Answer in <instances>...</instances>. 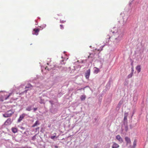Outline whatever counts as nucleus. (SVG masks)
Returning a JSON list of instances; mask_svg holds the SVG:
<instances>
[{
  "label": "nucleus",
  "instance_id": "obj_5",
  "mask_svg": "<svg viewBox=\"0 0 148 148\" xmlns=\"http://www.w3.org/2000/svg\"><path fill=\"white\" fill-rule=\"evenodd\" d=\"M32 86L30 84H29L27 85L25 87V89H26L24 91V92L26 93L27 91L29 90H30L32 88Z\"/></svg>",
  "mask_w": 148,
  "mask_h": 148
},
{
  "label": "nucleus",
  "instance_id": "obj_14",
  "mask_svg": "<svg viewBox=\"0 0 148 148\" xmlns=\"http://www.w3.org/2000/svg\"><path fill=\"white\" fill-rule=\"evenodd\" d=\"M40 125L39 121L37 120L35 123L32 125V127H34Z\"/></svg>",
  "mask_w": 148,
  "mask_h": 148
},
{
  "label": "nucleus",
  "instance_id": "obj_28",
  "mask_svg": "<svg viewBox=\"0 0 148 148\" xmlns=\"http://www.w3.org/2000/svg\"><path fill=\"white\" fill-rule=\"evenodd\" d=\"M137 100V98L136 97H134V102H136Z\"/></svg>",
  "mask_w": 148,
  "mask_h": 148
},
{
  "label": "nucleus",
  "instance_id": "obj_8",
  "mask_svg": "<svg viewBox=\"0 0 148 148\" xmlns=\"http://www.w3.org/2000/svg\"><path fill=\"white\" fill-rule=\"evenodd\" d=\"M39 31V29H33L32 31V34L33 35H37L38 34V32Z\"/></svg>",
  "mask_w": 148,
  "mask_h": 148
},
{
  "label": "nucleus",
  "instance_id": "obj_42",
  "mask_svg": "<svg viewBox=\"0 0 148 148\" xmlns=\"http://www.w3.org/2000/svg\"><path fill=\"white\" fill-rule=\"evenodd\" d=\"M134 112L133 113V114H132V116H133V114H134Z\"/></svg>",
  "mask_w": 148,
  "mask_h": 148
},
{
  "label": "nucleus",
  "instance_id": "obj_11",
  "mask_svg": "<svg viewBox=\"0 0 148 148\" xmlns=\"http://www.w3.org/2000/svg\"><path fill=\"white\" fill-rule=\"evenodd\" d=\"M113 144L112 146V148H118L119 147V145L117 143L114 142L113 143Z\"/></svg>",
  "mask_w": 148,
  "mask_h": 148
},
{
  "label": "nucleus",
  "instance_id": "obj_39",
  "mask_svg": "<svg viewBox=\"0 0 148 148\" xmlns=\"http://www.w3.org/2000/svg\"><path fill=\"white\" fill-rule=\"evenodd\" d=\"M24 85H25V84H23H23H21V85L20 86H21V87H23V86H24Z\"/></svg>",
  "mask_w": 148,
  "mask_h": 148
},
{
  "label": "nucleus",
  "instance_id": "obj_40",
  "mask_svg": "<svg viewBox=\"0 0 148 148\" xmlns=\"http://www.w3.org/2000/svg\"><path fill=\"white\" fill-rule=\"evenodd\" d=\"M63 61H64L63 60H62V61H61V64H65L64 63L63 64V63H62V62H63Z\"/></svg>",
  "mask_w": 148,
  "mask_h": 148
},
{
  "label": "nucleus",
  "instance_id": "obj_15",
  "mask_svg": "<svg viewBox=\"0 0 148 148\" xmlns=\"http://www.w3.org/2000/svg\"><path fill=\"white\" fill-rule=\"evenodd\" d=\"M11 130L12 132L14 133H16L17 132V129L16 127H12Z\"/></svg>",
  "mask_w": 148,
  "mask_h": 148
},
{
  "label": "nucleus",
  "instance_id": "obj_25",
  "mask_svg": "<svg viewBox=\"0 0 148 148\" xmlns=\"http://www.w3.org/2000/svg\"><path fill=\"white\" fill-rule=\"evenodd\" d=\"M132 73H131L130 74L128 75L127 77L128 78H130L131 77H132Z\"/></svg>",
  "mask_w": 148,
  "mask_h": 148
},
{
  "label": "nucleus",
  "instance_id": "obj_1",
  "mask_svg": "<svg viewBox=\"0 0 148 148\" xmlns=\"http://www.w3.org/2000/svg\"><path fill=\"white\" fill-rule=\"evenodd\" d=\"M114 36L109 37L108 42L106 41L105 45L110 46L114 49L116 48L119 45L121 41L123 39L124 36V31L123 29H118L116 32L113 31Z\"/></svg>",
  "mask_w": 148,
  "mask_h": 148
},
{
  "label": "nucleus",
  "instance_id": "obj_31",
  "mask_svg": "<svg viewBox=\"0 0 148 148\" xmlns=\"http://www.w3.org/2000/svg\"><path fill=\"white\" fill-rule=\"evenodd\" d=\"M36 138V136L35 135L34 136H33V137H32V140H34Z\"/></svg>",
  "mask_w": 148,
  "mask_h": 148
},
{
  "label": "nucleus",
  "instance_id": "obj_30",
  "mask_svg": "<svg viewBox=\"0 0 148 148\" xmlns=\"http://www.w3.org/2000/svg\"><path fill=\"white\" fill-rule=\"evenodd\" d=\"M60 27L61 29H63L64 28V27L63 26V25H60Z\"/></svg>",
  "mask_w": 148,
  "mask_h": 148
},
{
  "label": "nucleus",
  "instance_id": "obj_9",
  "mask_svg": "<svg viewBox=\"0 0 148 148\" xmlns=\"http://www.w3.org/2000/svg\"><path fill=\"white\" fill-rule=\"evenodd\" d=\"M12 122L11 119L9 118L5 122V123L6 125H8L10 124Z\"/></svg>",
  "mask_w": 148,
  "mask_h": 148
},
{
  "label": "nucleus",
  "instance_id": "obj_22",
  "mask_svg": "<svg viewBox=\"0 0 148 148\" xmlns=\"http://www.w3.org/2000/svg\"><path fill=\"white\" fill-rule=\"evenodd\" d=\"M123 101L122 100H121L118 105V107H120L121 105L123 104Z\"/></svg>",
  "mask_w": 148,
  "mask_h": 148
},
{
  "label": "nucleus",
  "instance_id": "obj_18",
  "mask_svg": "<svg viewBox=\"0 0 148 148\" xmlns=\"http://www.w3.org/2000/svg\"><path fill=\"white\" fill-rule=\"evenodd\" d=\"M32 107V106H29L26 108V110L30 111L31 110Z\"/></svg>",
  "mask_w": 148,
  "mask_h": 148
},
{
  "label": "nucleus",
  "instance_id": "obj_24",
  "mask_svg": "<svg viewBox=\"0 0 148 148\" xmlns=\"http://www.w3.org/2000/svg\"><path fill=\"white\" fill-rule=\"evenodd\" d=\"M56 133H54L53 134V136H51L50 137L51 138L52 140H54V138L56 137Z\"/></svg>",
  "mask_w": 148,
  "mask_h": 148
},
{
  "label": "nucleus",
  "instance_id": "obj_29",
  "mask_svg": "<svg viewBox=\"0 0 148 148\" xmlns=\"http://www.w3.org/2000/svg\"><path fill=\"white\" fill-rule=\"evenodd\" d=\"M132 0L131 1V2H130L129 4V6H131V5H132V2L134 0Z\"/></svg>",
  "mask_w": 148,
  "mask_h": 148
},
{
  "label": "nucleus",
  "instance_id": "obj_33",
  "mask_svg": "<svg viewBox=\"0 0 148 148\" xmlns=\"http://www.w3.org/2000/svg\"><path fill=\"white\" fill-rule=\"evenodd\" d=\"M65 22V21L60 20V22L61 23H64Z\"/></svg>",
  "mask_w": 148,
  "mask_h": 148
},
{
  "label": "nucleus",
  "instance_id": "obj_6",
  "mask_svg": "<svg viewBox=\"0 0 148 148\" xmlns=\"http://www.w3.org/2000/svg\"><path fill=\"white\" fill-rule=\"evenodd\" d=\"M11 93H10L6 97H5V96H3L2 95H1L2 97L1 98V99H0V100L1 101H3L4 100H7L10 96L11 95Z\"/></svg>",
  "mask_w": 148,
  "mask_h": 148
},
{
  "label": "nucleus",
  "instance_id": "obj_46",
  "mask_svg": "<svg viewBox=\"0 0 148 148\" xmlns=\"http://www.w3.org/2000/svg\"><path fill=\"white\" fill-rule=\"evenodd\" d=\"M31 148V147H30V148Z\"/></svg>",
  "mask_w": 148,
  "mask_h": 148
},
{
  "label": "nucleus",
  "instance_id": "obj_2",
  "mask_svg": "<svg viewBox=\"0 0 148 148\" xmlns=\"http://www.w3.org/2000/svg\"><path fill=\"white\" fill-rule=\"evenodd\" d=\"M14 113L12 110H10L8 111L5 113L3 114V116L5 117H8L11 116Z\"/></svg>",
  "mask_w": 148,
  "mask_h": 148
},
{
  "label": "nucleus",
  "instance_id": "obj_26",
  "mask_svg": "<svg viewBox=\"0 0 148 148\" xmlns=\"http://www.w3.org/2000/svg\"><path fill=\"white\" fill-rule=\"evenodd\" d=\"M93 57V54H90V55L88 56V58H92Z\"/></svg>",
  "mask_w": 148,
  "mask_h": 148
},
{
  "label": "nucleus",
  "instance_id": "obj_41",
  "mask_svg": "<svg viewBox=\"0 0 148 148\" xmlns=\"http://www.w3.org/2000/svg\"><path fill=\"white\" fill-rule=\"evenodd\" d=\"M102 65H101V66H100V68H101L102 67Z\"/></svg>",
  "mask_w": 148,
  "mask_h": 148
},
{
  "label": "nucleus",
  "instance_id": "obj_43",
  "mask_svg": "<svg viewBox=\"0 0 148 148\" xmlns=\"http://www.w3.org/2000/svg\"><path fill=\"white\" fill-rule=\"evenodd\" d=\"M47 64L48 65H49V63H47Z\"/></svg>",
  "mask_w": 148,
  "mask_h": 148
},
{
  "label": "nucleus",
  "instance_id": "obj_45",
  "mask_svg": "<svg viewBox=\"0 0 148 148\" xmlns=\"http://www.w3.org/2000/svg\"><path fill=\"white\" fill-rule=\"evenodd\" d=\"M47 67H46V68H45V69H47L46 68H47Z\"/></svg>",
  "mask_w": 148,
  "mask_h": 148
},
{
  "label": "nucleus",
  "instance_id": "obj_35",
  "mask_svg": "<svg viewBox=\"0 0 148 148\" xmlns=\"http://www.w3.org/2000/svg\"><path fill=\"white\" fill-rule=\"evenodd\" d=\"M20 128H21V129L22 130H24L25 129V128L24 127H21Z\"/></svg>",
  "mask_w": 148,
  "mask_h": 148
},
{
  "label": "nucleus",
  "instance_id": "obj_17",
  "mask_svg": "<svg viewBox=\"0 0 148 148\" xmlns=\"http://www.w3.org/2000/svg\"><path fill=\"white\" fill-rule=\"evenodd\" d=\"M136 69L137 70L138 73H139L141 71V68L140 65L137 66L136 68Z\"/></svg>",
  "mask_w": 148,
  "mask_h": 148
},
{
  "label": "nucleus",
  "instance_id": "obj_7",
  "mask_svg": "<svg viewBox=\"0 0 148 148\" xmlns=\"http://www.w3.org/2000/svg\"><path fill=\"white\" fill-rule=\"evenodd\" d=\"M90 75V70L88 69L86 72L85 75V77L86 79H88Z\"/></svg>",
  "mask_w": 148,
  "mask_h": 148
},
{
  "label": "nucleus",
  "instance_id": "obj_27",
  "mask_svg": "<svg viewBox=\"0 0 148 148\" xmlns=\"http://www.w3.org/2000/svg\"><path fill=\"white\" fill-rule=\"evenodd\" d=\"M54 110H55V111H53V110H51V112L53 113H55L57 111V109H54Z\"/></svg>",
  "mask_w": 148,
  "mask_h": 148
},
{
  "label": "nucleus",
  "instance_id": "obj_20",
  "mask_svg": "<svg viewBox=\"0 0 148 148\" xmlns=\"http://www.w3.org/2000/svg\"><path fill=\"white\" fill-rule=\"evenodd\" d=\"M86 96L85 95H82L81 96L80 99L81 101H82L84 100L86 98Z\"/></svg>",
  "mask_w": 148,
  "mask_h": 148
},
{
  "label": "nucleus",
  "instance_id": "obj_36",
  "mask_svg": "<svg viewBox=\"0 0 148 148\" xmlns=\"http://www.w3.org/2000/svg\"><path fill=\"white\" fill-rule=\"evenodd\" d=\"M49 102L52 105L53 104V102L52 101H49Z\"/></svg>",
  "mask_w": 148,
  "mask_h": 148
},
{
  "label": "nucleus",
  "instance_id": "obj_19",
  "mask_svg": "<svg viewBox=\"0 0 148 148\" xmlns=\"http://www.w3.org/2000/svg\"><path fill=\"white\" fill-rule=\"evenodd\" d=\"M125 140L127 143H129L130 142V139L127 137H125Z\"/></svg>",
  "mask_w": 148,
  "mask_h": 148
},
{
  "label": "nucleus",
  "instance_id": "obj_23",
  "mask_svg": "<svg viewBox=\"0 0 148 148\" xmlns=\"http://www.w3.org/2000/svg\"><path fill=\"white\" fill-rule=\"evenodd\" d=\"M137 140H136L135 139L133 142V148H135Z\"/></svg>",
  "mask_w": 148,
  "mask_h": 148
},
{
  "label": "nucleus",
  "instance_id": "obj_37",
  "mask_svg": "<svg viewBox=\"0 0 148 148\" xmlns=\"http://www.w3.org/2000/svg\"><path fill=\"white\" fill-rule=\"evenodd\" d=\"M54 146L55 148H58V146L56 145H54Z\"/></svg>",
  "mask_w": 148,
  "mask_h": 148
},
{
  "label": "nucleus",
  "instance_id": "obj_12",
  "mask_svg": "<svg viewBox=\"0 0 148 148\" xmlns=\"http://www.w3.org/2000/svg\"><path fill=\"white\" fill-rule=\"evenodd\" d=\"M38 99L39 100V102L41 103H44V100L43 99H42V97H38Z\"/></svg>",
  "mask_w": 148,
  "mask_h": 148
},
{
  "label": "nucleus",
  "instance_id": "obj_32",
  "mask_svg": "<svg viewBox=\"0 0 148 148\" xmlns=\"http://www.w3.org/2000/svg\"><path fill=\"white\" fill-rule=\"evenodd\" d=\"M39 127H37L36 128V132H37V131L39 130Z\"/></svg>",
  "mask_w": 148,
  "mask_h": 148
},
{
  "label": "nucleus",
  "instance_id": "obj_21",
  "mask_svg": "<svg viewBox=\"0 0 148 148\" xmlns=\"http://www.w3.org/2000/svg\"><path fill=\"white\" fill-rule=\"evenodd\" d=\"M128 115V113H125L124 114V120L125 121H127V116Z\"/></svg>",
  "mask_w": 148,
  "mask_h": 148
},
{
  "label": "nucleus",
  "instance_id": "obj_3",
  "mask_svg": "<svg viewBox=\"0 0 148 148\" xmlns=\"http://www.w3.org/2000/svg\"><path fill=\"white\" fill-rule=\"evenodd\" d=\"M129 17L130 16L128 15H125L123 17V26L125 25L130 20V18Z\"/></svg>",
  "mask_w": 148,
  "mask_h": 148
},
{
  "label": "nucleus",
  "instance_id": "obj_13",
  "mask_svg": "<svg viewBox=\"0 0 148 148\" xmlns=\"http://www.w3.org/2000/svg\"><path fill=\"white\" fill-rule=\"evenodd\" d=\"M99 71V69L96 67L94 68V73L95 74H97Z\"/></svg>",
  "mask_w": 148,
  "mask_h": 148
},
{
  "label": "nucleus",
  "instance_id": "obj_38",
  "mask_svg": "<svg viewBox=\"0 0 148 148\" xmlns=\"http://www.w3.org/2000/svg\"><path fill=\"white\" fill-rule=\"evenodd\" d=\"M42 26H43V27H44V28H45L46 27V24H44Z\"/></svg>",
  "mask_w": 148,
  "mask_h": 148
},
{
  "label": "nucleus",
  "instance_id": "obj_4",
  "mask_svg": "<svg viewBox=\"0 0 148 148\" xmlns=\"http://www.w3.org/2000/svg\"><path fill=\"white\" fill-rule=\"evenodd\" d=\"M26 115V114L25 113H23L22 114L20 115V116L17 120V122L19 123L21 122Z\"/></svg>",
  "mask_w": 148,
  "mask_h": 148
},
{
  "label": "nucleus",
  "instance_id": "obj_47",
  "mask_svg": "<svg viewBox=\"0 0 148 148\" xmlns=\"http://www.w3.org/2000/svg\"><path fill=\"white\" fill-rule=\"evenodd\" d=\"M31 148V147H30V148Z\"/></svg>",
  "mask_w": 148,
  "mask_h": 148
},
{
  "label": "nucleus",
  "instance_id": "obj_10",
  "mask_svg": "<svg viewBox=\"0 0 148 148\" xmlns=\"http://www.w3.org/2000/svg\"><path fill=\"white\" fill-rule=\"evenodd\" d=\"M116 138L121 143H122L123 142L122 138L119 135H118L116 136Z\"/></svg>",
  "mask_w": 148,
  "mask_h": 148
},
{
  "label": "nucleus",
  "instance_id": "obj_34",
  "mask_svg": "<svg viewBox=\"0 0 148 148\" xmlns=\"http://www.w3.org/2000/svg\"><path fill=\"white\" fill-rule=\"evenodd\" d=\"M37 108H34L33 110L34 112L36 111L37 110Z\"/></svg>",
  "mask_w": 148,
  "mask_h": 148
},
{
  "label": "nucleus",
  "instance_id": "obj_16",
  "mask_svg": "<svg viewBox=\"0 0 148 148\" xmlns=\"http://www.w3.org/2000/svg\"><path fill=\"white\" fill-rule=\"evenodd\" d=\"M124 126L125 127V130L126 132L128 130V127L127 124L125 125V124H124L123 125H122V127L123 128Z\"/></svg>",
  "mask_w": 148,
  "mask_h": 148
},
{
  "label": "nucleus",
  "instance_id": "obj_44",
  "mask_svg": "<svg viewBox=\"0 0 148 148\" xmlns=\"http://www.w3.org/2000/svg\"><path fill=\"white\" fill-rule=\"evenodd\" d=\"M104 45L102 46V48L103 47H104Z\"/></svg>",
  "mask_w": 148,
  "mask_h": 148
}]
</instances>
